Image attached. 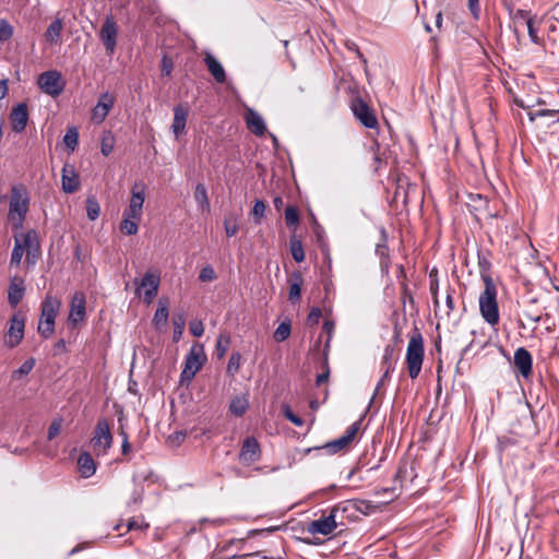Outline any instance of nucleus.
<instances>
[{"label": "nucleus", "instance_id": "36", "mask_svg": "<svg viewBox=\"0 0 559 559\" xmlns=\"http://www.w3.org/2000/svg\"><path fill=\"white\" fill-rule=\"evenodd\" d=\"M348 442L342 436L337 439L326 442L322 447H316L314 450H325V452L330 455L336 454L337 452L344 450L348 447Z\"/></svg>", "mask_w": 559, "mask_h": 559}, {"label": "nucleus", "instance_id": "39", "mask_svg": "<svg viewBox=\"0 0 559 559\" xmlns=\"http://www.w3.org/2000/svg\"><path fill=\"white\" fill-rule=\"evenodd\" d=\"M63 144L70 152H74L79 144V130L76 127H69L63 136Z\"/></svg>", "mask_w": 559, "mask_h": 559}, {"label": "nucleus", "instance_id": "30", "mask_svg": "<svg viewBox=\"0 0 559 559\" xmlns=\"http://www.w3.org/2000/svg\"><path fill=\"white\" fill-rule=\"evenodd\" d=\"M343 508H346V512L349 510H356L361 514L369 515L376 510V506L369 500L353 499L342 503Z\"/></svg>", "mask_w": 559, "mask_h": 559}, {"label": "nucleus", "instance_id": "24", "mask_svg": "<svg viewBox=\"0 0 559 559\" xmlns=\"http://www.w3.org/2000/svg\"><path fill=\"white\" fill-rule=\"evenodd\" d=\"M189 107H174V121L171 124V131L176 139L185 133L187 117L189 115Z\"/></svg>", "mask_w": 559, "mask_h": 559}, {"label": "nucleus", "instance_id": "44", "mask_svg": "<svg viewBox=\"0 0 559 559\" xmlns=\"http://www.w3.org/2000/svg\"><path fill=\"white\" fill-rule=\"evenodd\" d=\"M100 214V205L97 199L92 195L86 199V216L90 221H96Z\"/></svg>", "mask_w": 559, "mask_h": 559}, {"label": "nucleus", "instance_id": "18", "mask_svg": "<svg viewBox=\"0 0 559 559\" xmlns=\"http://www.w3.org/2000/svg\"><path fill=\"white\" fill-rule=\"evenodd\" d=\"M23 240L26 250V263L28 266H34L40 257V246L36 231L34 229L26 231L23 235Z\"/></svg>", "mask_w": 559, "mask_h": 559}, {"label": "nucleus", "instance_id": "3", "mask_svg": "<svg viewBox=\"0 0 559 559\" xmlns=\"http://www.w3.org/2000/svg\"><path fill=\"white\" fill-rule=\"evenodd\" d=\"M29 209V195L23 185L13 186L9 202V218H17L15 228H21L26 218Z\"/></svg>", "mask_w": 559, "mask_h": 559}, {"label": "nucleus", "instance_id": "27", "mask_svg": "<svg viewBox=\"0 0 559 559\" xmlns=\"http://www.w3.org/2000/svg\"><path fill=\"white\" fill-rule=\"evenodd\" d=\"M79 471L83 478L92 477L96 472V462L87 451H83L78 459Z\"/></svg>", "mask_w": 559, "mask_h": 559}, {"label": "nucleus", "instance_id": "9", "mask_svg": "<svg viewBox=\"0 0 559 559\" xmlns=\"http://www.w3.org/2000/svg\"><path fill=\"white\" fill-rule=\"evenodd\" d=\"M338 513H346V508H343L342 503L332 507L329 515L311 521L307 527L308 533L330 535L337 526L336 516Z\"/></svg>", "mask_w": 559, "mask_h": 559}, {"label": "nucleus", "instance_id": "47", "mask_svg": "<svg viewBox=\"0 0 559 559\" xmlns=\"http://www.w3.org/2000/svg\"><path fill=\"white\" fill-rule=\"evenodd\" d=\"M281 409H282L283 416L288 421H290L292 424H294L297 427H301L304 425V423H305L304 419L294 413V411L292 409L289 404H287V403L282 404Z\"/></svg>", "mask_w": 559, "mask_h": 559}, {"label": "nucleus", "instance_id": "40", "mask_svg": "<svg viewBox=\"0 0 559 559\" xmlns=\"http://www.w3.org/2000/svg\"><path fill=\"white\" fill-rule=\"evenodd\" d=\"M36 359L34 357L27 358L17 369H15L12 374V380H19L25 376H27L33 368L35 367Z\"/></svg>", "mask_w": 559, "mask_h": 559}, {"label": "nucleus", "instance_id": "61", "mask_svg": "<svg viewBox=\"0 0 559 559\" xmlns=\"http://www.w3.org/2000/svg\"><path fill=\"white\" fill-rule=\"evenodd\" d=\"M467 5L473 17L478 20L480 15L479 0H467Z\"/></svg>", "mask_w": 559, "mask_h": 559}, {"label": "nucleus", "instance_id": "14", "mask_svg": "<svg viewBox=\"0 0 559 559\" xmlns=\"http://www.w3.org/2000/svg\"><path fill=\"white\" fill-rule=\"evenodd\" d=\"M134 284L138 286V289H144V301L151 304L158 293L160 277L159 274L146 271L140 282L135 280Z\"/></svg>", "mask_w": 559, "mask_h": 559}, {"label": "nucleus", "instance_id": "49", "mask_svg": "<svg viewBox=\"0 0 559 559\" xmlns=\"http://www.w3.org/2000/svg\"><path fill=\"white\" fill-rule=\"evenodd\" d=\"M62 423L63 418L61 416H57L51 420L47 431V439L49 441H51L59 435L62 427Z\"/></svg>", "mask_w": 559, "mask_h": 559}, {"label": "nucleus", "instance_id": "42", "mask_svg": "<svg viewBox=\"0 0 559 559\" xmlns=\"http://www.w3.org/2000/svg\"><path fill=\"white\" fill-rule=\"evenodd\" d=\"M24 251H25V246H24V240L23 238L20 240L19 238H15V243H14V247H13V250H12V253H11V259H10V265H20L21 261H22V258H23V254H24Z\"/></svg>", "mask_w": 559, "mask_h": 559}, {"label": "nucleus", "instance_id": "38", "mask_svg": "<svg viewBox=\"0 0 559 559\" xmlns=\"http://www.w3.org/2000/svg\"><path fill=\"white\" fill-rule=\"evenodd\" d=\"M289 247L293 259L297 263H301L306 258L301 240L293 235L289 240Z\"/></svg>", "mask_w": 559, "mask_h": 559}, {"label": "nucleus", "instance_id": "5", "mask_svg": "<svg viewBox=\"0 0 559 559\" xmlns=\"http://www.w3.org/2000/svg\"><path fill=\"white\" fill-rule=\"evenodd\" d=\"M424 354L423 335L419 332H416L412 335L408 342L405 357L408 374L412 379H416L421 371Z\"/></svg>", "mask_w": 559, "mask_h": 559}, {"label": "nucleus", "instance_id": "17", "mask_svg": "<svg viewBox=\"0 0 559 559\" xmlns=\"http://www.w3.org/2000/svg\"><path fill=\"white\" fill-rule=\"evenodd\" d=\"M25 332V319L19 314H13L10 319V325L8 330L9 340L5 342L9 348L16 347L24 338Z\"/></svg>", "mask_w": 559, "mask_h": 559}, {"label": "nucleus", "instance_id": "10", "mask_svg": "<svg viewBox=\"0 0 559 559\" xmlns=\"http://www.w3.org/2000/svg\"><path fill=\"white\" fill-rule=\"evenodd\" d=\"M38 86L43 92L51 96H58L64 88L62 75L57 70H50L38 76Z\"/></svg>", "mask_w": 559, "mask_h": 559}, {"label": "nucleus", "instance_id": "60", "mask_svg": "<svg viewBox=\"0 0 559 559\" xmlns=\"http://www.w3.org/2000/svg\"><path fill=\"white\" fill-rule=\"evenodd\" d=\"M190 332L195 337H201L204 333V325L202 321H192L190 323Z\"/></svg>", "mask_w": 559, "mask_h": 559}, {"label": "nucleus", "instance_id": "4", "mask_svg": "<svg viewBox=\"0 0 559 559\" xmlns=\"http://www.w3.org/2000/svg\"><path fill=\"white\" fill-rule=\"evenodd\" d=\"M206 360L207 357L204 353L203 345H192L189 353L185 357L183 368L180 373V383L189 384L195 374L202 369Z\"/></svg>", "mask_w": 559, "mask_h": 559}, {"label": "nucleus", "instance_id": "32", "mask_svg": "<svg viewBox=\"0 0 559 559\" xmlns=\"http://www.w3.org/2000/svg\"><path fill=\"white\" fill-rule=\"evenodd\" d=\"M194 200L198 205V209L201 212H209L210 211V201L207 197V190L204 183L199 182L195 186L194 189Z\"/></svg>", "mask_w": 559, "mask_h": 559}, {"label": "nucleus", "instance_id": "53", "mask_svg": "<svg viewBox=\"0 0 559 559\" xmlns=\"http://www.w3.org/2000/svg\"><path fill=\"white\" fill-rule=\"evenodd\" d=\"M216 278V273L212 265H205L201 269L199 273V280L201 282H210Z\"/></svg>", "mask_w": 559, "mask_h": 559}, {"label": "nucleus", "instance_id": "56", "mask_svg": "<svg viewBox=\"0 0 559 559\" xmlns=\"http://www.w3.org/2000/svg\"><path fill=\"white\" fill-rule=\"evenodd\" d=\"M321 316H322L321 309L319 307H312L307 317L308 324H310V325L318 324Z\"/></svg>", "mask_w": 559, "mask_h": 559}, {"label": "nucleus", "instance_id": "64", "mask_svg": "<svg viewBox=\"0 0 559 559\" xmlns=\"http://www.w3.org/2000/svg\"><path fill=\"white\" fill-rule=\"evenodd\" d=\"M478 266L480 270V274L483 276V275H487L486 273L489 271L491 263L485 257H481L480 254H478Z\"/></svg>", "mask_w": 559, "mask_h": 559}, {"label": "nucleus", "instance_id": "19", "mask_svg": "<svg viewBox=\"0 0 559 559\" xmlns=\"http://www.w3.org/2000/svg\"><path fill=\"white\" fill-rule=\"evenodd\" d=\"M355 119L365 128L372 129L379 133V121L373 107H350Z\"/></svg>", "mask_w": 559, "mask_h": 559}, {"label": "nucleus", "instance_id": "59", "mask_svg": "<svg viewBox=\"0 0 559 559\" xmlns=\"http://www.w3.org/2000/svg\"><path fill=\"white\" fill-rule=\"evenodd\" d=\"M114 140H108L107 138H103L100 143V152L104 156H109L114 151Z\"/></svg>", "mask_w": 559, "mask_h": 559}, {"label": "nucleus", "instance_id": "20", "mask_svg": "<svg viewBox=\"0 0 559 559\" xmlns=\"http://www.w3.org/2000/svg\"><path fill=\"white\" fill-rule=\"evenodd\" d=\"M247 128L257 136H263L266 132V123L260 112L253 107H246L243 114Z\"/></svg>", "mask_w": 559, "mask_h": 559}, {"label": "nucleus", "instance_id": "41", "mask_svg": "<svg viewBox=\"0 0 559 559\" xmlns=\"http://www.w3.org/2000/svg\"><path fill=\"white\" fill-rule=\"evenodd\" d=\"M300 222L299 210L295 205H288L285 209V223L289 228L296 229Z\"/></svg>", "mask_w": 559, "mask_h": 559}, {"label": "nucleus", "instance_id": "51", "mask_svg": "<svg viewBox=\"0 0 559 559\" xmlns=\"http://www.w3.org/2000/svg\"><path fill=\"white\" fill-rule=\"evenodd\" d=\"M12 36V25L7 20H0V43L9 40Z\"/></svg>", "mask_w": 559, "mask_h": 559}, {"label": "nucleus", "instance_id": "6", "mask_svg": "<svg viewBox=\"0 0 559 559\" xmlns=\"http://www.w3.org/2000/svg\"><path fill=\"white\" fill-rule=\"evenodd\" d=\"M336 93L344 96L347 105H368L370 100L362 97L358 83L349 73H343L336 81Z\"/></svg>", "mask_w": 559, "mask_h": 559}, {"label": "nucleus", "instance_id": "43", "mask_svg": "<svg viewBox=\"0 0 559 559\" xmlns=\"http://www.w3.org/2000/svg\"><path fill=\"white\" fill-rule=\"evenodd\" d=\"M174 332L173 340L174 342H178L183 333L186 320L183 313H175L173 317Z\"/></svg>", "mask_w": 559, "mask_h": 559}, {"label": "nucleus", "instance_id": "26", "mask_svg": "<svg viewBox=\"0 0 559 559\" xmlns=\"http://www.w3.org/2000/svg\"><path fill=\"white\" fill-rule=\"evenodd\" d=\"M528 118L531 121L535 120H542L545 118H550L549 122H539V127H550L551 124L559 122V108L558 109H548V108H542L536 111H528L527 112Z\"/></svg>", "mask_w": 559, "mask_h": 559}, {"label": "nucleus", "instance_id": "28", "mask_svg": "<svg viewBox=\"0 0 559 559\" xmlns=\"http://www.w3.org/2000/svg\"><path fill=\"white\" fill-rule=\"evenodd\" d=\"M204 62L217 83H224L226 81V73L222 63L211 53H206Z\"/></svg>", "mask_w": 559, "mask_h": 559}, {"label": "nucleus", "instance_id": "2", "mask_svg": "<svg viewBox=\"0 0 559 559\" xmlns=\"http://www.w3.org/2000/svg\"><path fill=\"white\" fill-rule=\"evenodd\" d=\"M60 307L61 300L52 295L47 294L43 299L37 332L44 340L49 338L53 334L56 317Z\"/></svg>", "mask_w": 559, "mask_h": 559}, {"label": "nucleus", "instance_id": "31", "mask_svg": "<svg viewBox=\"0 0 559 559\" xmlns=\"http://www.w3.org/2000/svg\"><path fill=\"white\" fill-rule=\"evenodd\" d=\"M249 406V395L247 393L235 395L229 402V412L237 417H241L248 411Z\"/></svg>", "mask_w": 559, "mask_h": 559}, {"label": "nucleus", "instance_id": "7", "mask_svg": "<svg viewBox=\"0 0 559 559\" xmlns=\"http://www.w3.org/2000/svg\"><path fill=\"white\" fill-rule=\"evenodd\" d=\"M112 442L114 436L110 430V425L105 417H100L95 425L91 445L96 455H106L112 447Z\"/></svg>", "mask_w": 559, "mask_h": 559}, {"label": "nucleus", "instance_id": "52", "mask_svg": "<svg viewBox=\"0 0 559 559\" xmlns=\"http://www.w3.org/2000/svg\"><path fill=\"white\" fill-rule=\"evenodd\" d=\"M360 424H361V419L356 420L342 435V437L345 438V440L348 442V444H350L354 441L357 432L360 429Z\"/></svg>", "mask_w": 559, "mask_h": 559}, {"label": "nucleus", "instance_id": "29", "mask_svg": "<svg viewBox=\"0 0 559 559\" xmlns=\"http://www.w3.org/2000/svg\"><path fill=\"white\" fill-rule=\"evenodd\" d=\"M304 284V277L299 271H294L290 275L288 300L292 304L299 301L301 297V287Z\"/></svg>", "mask_w": 559, "mask_h": 559}, {"label": "nucleus", "instance_id": "16", "mask_svg": "<svg viewBox=\"0 0 559 559\" xmlns=\"http://www.w3.org/2000/svg\"><path fill=\"white\" fill-rule=\"evenodd\" d=\"M261 457V449L258 440L254 437H247L241 445L239 452V461L243 465L258 462Z\"/></svg>", "mask_w": 559, "mask_h": 559}, {"label": "nucleus", "instance_id": "34", "mask_svg": "<svg viewBox=\"0 0 559 559\" xmlns=\"http://www.w3.org/2000/svg\"><path fill=\"white\" fill-rule=\"evenodd\" d=\"M63 23L61 19L53 20L45 33V38L50 44H58L61 37Z\"/></svg>", "mask_w": 559, "mask_h": 559}, {"label": "nucleus", "instance_id": "21", "mask_svg": "<svg viewBox=\"0 0 559 559\" xmlns=\"http://www.w3.org/2000/svg\"><path fill=\"white\" fill-rule=\"evenodd\" d=\"M25 281L21 276H13L10 280L9 288H8V304L15 308L20 301L23 299L25 295Z\"/></svg>", "mask_w": 559, "mask_h": 559}, {"label": "nucleus", "instance_id": "54", "mask_svg": "<svg viewBox=\"0 0 559 559\" xmlns=\"http://www.w3.org/2000/svg\"><path fill=\"white\" fill-rule=\"evenodd\" d=\"M516 441L513 438H510L508 436H499L497 438V449L499 452L504 451L511 445H514Z\"/></svg>", "mask_w": 559, "mask_h": 559}, {"label": "nucleus", "instance_id": "12", "mask_svg": "<svg viewBox=\"0 0 559 559\" xmlns=\"http://www.w3.org/2000/svg\"><path fill=\"white\" fill-rule=\"evenodd\" d=\"M118 26L111 15L107 16L99 32L106 52L112 55L117 46Z\"/></svg>", "mask_w": 559, "mask_h": 559}, {"label": "nucleus", "instance_id": "22", "mask_svg": "<svg viewBox=\"0 0 559 559\" xmlns=\"http://www.w3.org/2000/svg\"><path fill=\"white\" fill-rule=\"evenodd\" d=\"M62 190L66 193H73L80 187V180L73 165L66 163L61 171Z\"/></svg>", "mask_w": 559, "mask_h": 559}, {"label": "nucleus", "instance_id": "58", "mask_svg": "<svg viewBox=\"0 0 559 559\" xmlns=\"http://www.w3.org/2000/svg\"><path fill=\"white\" fill-rule=\"evenodd\" d=\"M334 322L332 320H325L324 323H323V330L328 333L329 337L325 342V345H324V353H326V350L329 349L330 347V342H331V338H332V333L334 331Z\"/></svg>", "mask_w": 559, "mask_h": 559}, {"label": "nucleus", "instance_id": "25", "mask_svg": "<svg viewBox=\"0 0 559 559\" xmlns=\"http://www.w3.org/2000/svg\"><path fill=\"white\" fill-rule=\"evenodd\" d=\"M169 318V300L168 298L160 297L157 302V309L154 313L152 323L155 329L165 326Z\"/></svg>", "mask_w": 559, "mask_h": 559}, {"label": "nucleus", "instance_id": "11", "mask_svg": "<svg viewBox=\"0 0 559 559\" xmlns=\"http://www.w3.org/2000/svg\"><path fill=\"white\" fill-rule=\"evenodd\" d=\"M146 186L143 181H136L131 188V199L129 206L124 210L129 216L134 219H141L143 204L145 201Z\"/></svg>", "mask_w": 559, "mask_h": 559}, {"label": "nucleus", "instance_id": "57", "mask_svg": "<svg viewBox=\"0 0 559 559\" xmlns=\"http://www.w3.org/2000/svg\"><path fill=\"white\" fill-rule=\"evenodd\" d=\"M324 366H325L324 371L317 376V379H316L317 385H321L322 383L326 382L330 377V368L328 365V354L326 353H324Z\"/></svg>", "mask_w": 559, "mask_h": 559}, {"label": "nucleus", "instance_id": "62", "mask_svg": "<svg viewBox=\"0 0 559 559\" xmlns=\"http://www.w3.org/2000/svg\"><path fill=\"white\" fill-rule=\"evenodd\" d=\"M526 25H527V33H528L531 40L534 44H539V38L537 36V29L534 27L533 19H528Z\"/></svg>", "mask_w": 559, "mask_h": 559}, {"label": "nucleus", "instance_id": "46", "mask_svg": "<svg viewBox=\"0 0 559 559\" xmlns=\"http://www.w3.org/2000/svg\"><path fill=\"white\" fill-rule=\"evenodd\" d=\"M240 362H241V354L239 352L231 353V355L228 359L227 367H226V373L229 377H235V374L240 369Z\"/></svg>", "mask_w": 559, "mask_h": 559}, {"label": "nucleus", "instance_id": "33", "mask_svg": "<svg viewBox=\"0 0 559 559\" xmlns=\"http://www.w3.org/2000/svg\"><path fill=\"white\" fill-rule=\"evenodd\" d=\"M313 221V235L316 238L317 246L319 247L321 252H328L329 243L324 228L319 224L316 216L312 214Z\"/></svg>", "mask_w": 559, "mask_h": 559}, {"label": "nucleus", "instance_id": "15", "mask_svg": "<svg viewBox=\"0 0 559 559\" xmlns=\"http://www.w3.org/2000/svg\"><path fill=\"white\" fill-rule=\"evenodd\" d=\"M513 367L516 373L528 379L533 371V356L525 347H519L514 352Z\"/></svg>", "mask_w": 559, "mask_h": 559}, {"label": "nucleus", "instance_id": "48", "mask_svg": "<svg viewBox=\"0 0 559 559\" xmlns=\"http://www.w3.org/2000/svg\"><path fill=\"white\" fill-rule=\"evenodd\" d=\"M266 210L265 202L261 199H255L253 206L251 209V215L255 224H260L261 219L264 217Z\"/></svg>", "mask_w": 559, "mask_h": 559}, {"label": "nucleus", "instance_id": "63", "mask_svg": "<svg viewBox=\"0 0 559 559\" xmlns=\"http://www.w3.org/2000/svg\"><path fill=\"white\" fill-rule=\"evenodd\" d=\"M224 229L228 238L234 237L238 231V225L236 223L230 224L227 218L224 221Z\"/></svg>", "mask_w": 559, "mask_h": 559}, {"label": "nucleus", "instance_id": "8", "mask_svg": "<svg viewBox=\"0 0 559 559\" xmlns=\"http://www.w3.org/2000/svg\"><path fill=\"white\" fill-rule=\"evenodd\" d=\"M389 452L390 448L381 447L380 442L372 440L359 457L358 465L359 467H368L370 472L377 471L388 459Z\"/></svg>", "mask_w": 559, "mask_h": 559}, {"label": "nucleus", "instance_id": "35", "mask_svg": "<svg viewBox=\"0 0 559 559\" xmlns=\"http://www.w3.org/2000/svg\"><path fill=\"white\" fill-rule=\"evenodd\" d=\"M139 221L140 219H134V217L129 216L128 212L124 211L122 214V222L120 225L121 233L127 236L135 235L139 230Z\"/></svg>", "mask_w": 559, "mask_h": 559}, {"label": "nucleus", "instance_id": "1", "mask_svg": "<svg viewBox=\"0 0 559 559\" xmlns=\"http://www.w3.org/2000/svg\"><path fill=\"white\" fill-rule=\"evenodd\" d=\"M483 282L485 289L479 296V311L485 322L496 325L499 322L497 288L490 275H483Z\"/></svg>", "mask_w": 559, "mask_h": 559}, {"label": "nucleus", "instance_id": "45", "mask_svg": "<svg viewBox=\"0 0 559 559\" xmlns=\"http://www.w3.org/2000/svg\"><path fill=\"white\" fill-rule=\"evenodd\" d=\"M290 332H292V323L288 319H286L285 321H282L278 324L277 329L274 332V338L277 342H284L289 337Z\"/></svg>", "mask_w": 559, "mask_h": 559}, {"label": "nucleus", "instance_id": "55", "mask_svg": "<svg viewBox=\"0 0 559 559\" xmlns=\"http://www.w3.org/2000/svg\"><path fill=\"white\" fill-rule=\"evenodd\" d=\"M391 378V374H386V371H383L382 377L378 381L373 395L371 396L369 404L367 406V411L371 407L372 403L374 402L376 395L379 393L380 389L385 384L386 381H389Z\"/></svg>", "mask_w": 559, "mask_h": 559}, {"label": "nucleus", "instance_id": "37", "mask_svg": "<svg viewBox=\"0 0 559 559\" xmlns=\"http://www.w3.org/2000/svg\"><path fill=\"white\" fill-rule=\"evenodd\" d=\"M381 367L386 374H391L395 370L394 347L390 344L384 347Z\"/></svg>", "mask_w": 559, "mask_h": 559}, {"label": "nucleus", "instance_id": "50", "mask_svg": "<svg viewBox=\"0 0 559 559\" xmlns=\"http://www.w3.org/2000/svg\"><path fill=\"white\" fill-rule=\"evenodd\" d=\"M112 107H93L92 120L94 123H102Z\"/></svg>", "mask_w": 559, "mask_h": 559}, {"label": "nucleus", "instance_id": "13", "mask_svg": "<svg viewBox=\"0 0 559 559\" xmlns=\"http://www.w3.org/2000/svg\"><path fill=\"white\" fill-rule=\"evenodd\" d=\"M86 319V297L82 292H75L71 298L68 321L76 326Z\"/></svg>", "mask_w": 559, "mask_h": 559}, {"label": "nucleus", "instance_id": "23", "mask_svg": "<svg viewBox=\"0 0 559 559\" xmlns=\"http://www.w3.org/2000/svg\"><path fill=\"white\" fill-rule=\"evenodd\" d=\"M28 119V107H12L10 123L13 132H23L27 126Z\"/></svg>", "mask_w": 559, "mask_h": 559}]
</instances>
